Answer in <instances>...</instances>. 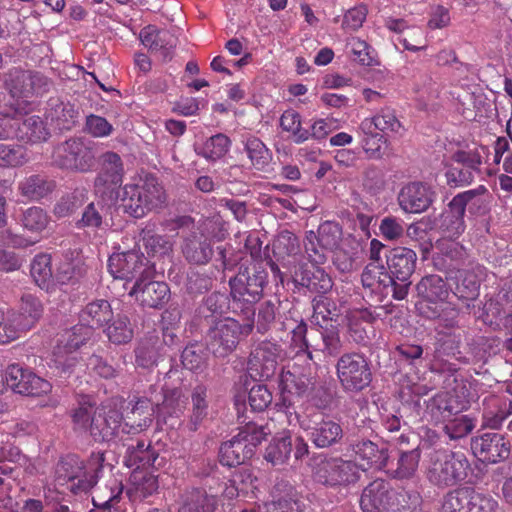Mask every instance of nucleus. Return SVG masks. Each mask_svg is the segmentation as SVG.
I'll return each mask as SVG.
<instances>
[{
    "label": "nucleus",
    "mask_w": 512,
    "mask_h": 512,
    "mask_svg": "<svg viewBox=\"0 0 512 512\" xmlns=\"http://www.w3.org/2000/svg\"><path fill=\"white\" fill-rule=\"evenodd\" d=\"M72 419L77 429L89 431L95 441H111L120 434H137L150 426L152 418L144 417L135 424L122 423V413L110 404L94 407L81 404L73 411Z\"/></svg>",
    "instance_id": "obj_1"
},
{
    "label": "nucleus",
    "mask_w": 512,
    "mask_h": 512,
    "mask_svg": "<svg viewBox=\"0 0 512 512\" xmlns=\"http://www.w3.org/2000/svg\"><path fill=\"white\" fill-rule=\"evenodd\" d=\"M421 300L416 308L421 315L439 320L445 327L453 328L457 323L459 311L452 302L451 292L445 281L438 275L423 277L416 286Z\"/></svg>",
    "instance_id": "obj_2"
},
{
    "label": "nucleus",
    "mask_w": 512,
    "mask_h": 512,
    "mask_svg": "<svg viewBox=\"0 0 512 512\" xmlns=\"http://www.w3.org/2000/svg\"><path fill=\"white\" fill-rule=\"evenodd\" d=\"M469 468L470 463L464 453L433 450L429 454L426 477L433 486L445 489L465 480Z\"/></svg>",
    "instance_id": "obj_3"
},
{
    "label": "nucleus",
    "mask_w": 512,
    "mask_h": 512,
    "mask_svg": "<svg viewBox=\"0 0 512 512\" xmlns=\"http://www.w3.org/2000/svg\"><path fill=\"white\" fill-rule=\"evenodd\" d=\"M103 462L104 455L100 452L92 453L86 463L75 454L66 455L56 465L55 480L60 485L78 480L77 490L86 491L97 483Z\"/></svg>",
    "instance_id": "obj_4"
},
{
    "label": "nucleus",
    "mask_w": 512,
    "mask_h": 512,
    "mask_svg": "<svg viewBox=\"0 0 512 512\" xmlns=\"http://www.w3.org/2000/svg\"><path fill=\"white\" fill-rule=\"evenodd\" d=\"M165 199L163 187L153 177L146 178L142 184L125 185L120 194L124 211L134 218H141L160 208Z\"/></svg>",
    "instance_id": "obj_5"
},
{
    "label": "nucleus",
    "mask_w": 512,
    "mask_h": 512,
    "mask_svg": "<svg viewBox=\"0 0 512 512\" xmlns=\"http://www.w3.org/2000/svg\"><path fill=\"white\" fill-rule=\"evenodd\" d=\"M132 413H139L140 415L147 411L145 417H150L156 414L157 417L162 418L164 421L168 417H179L183 414L186 407V397L180 388L161 389L158 391L157 387L151 386L148 394L145 397H134L131 401Z\"/></svg>",
    "instance_id": "obj_6"
},
{
    "label": "nucleus",
    "mask_w": 512,
    "mask_h": 512,
    "mask_svg": "<svg viewBox=\"0 0 512 512\" xmlns=\"http://www.w3.org/2000/svg\"><path fill=\"white\" fill-rule=\"evenodd\" d=\"M476 394L471 391V383L457 384L451 391H442L426 403L424 417L435 424H444L450 417L467 410Z\"/></svg>",
    "instance_id": "obj_7"
},
{
    "label": "nucleus",
    "mask_w": 512,
    "mask_h": 512,
    "mask_svg": "<svg viewBox=\"0 0 512 512\" xmlns=\"http://www.w3.org/2000/svg\"><path fill=\"white\" fill-rule=\"evenodd\" d=\"M92 337V331L85 326H74L65 331L54 347L48 365L58 374H70L80 361L78 350Z\"/></svg>",
    "instance_id": "obj_8"
},
{
    "label": "nucleus",
    "mask_w": 512,
    "mask_h": 512,
    "mask_svg": "<svg viewBox=\"0 0 512 512\" xmlns=\"http://www.w3.org/2000/svg\"><path fill=\"white\" fill-rule=\"evenodd\" d=\"M253 322L239 321L226 317L213 323L207 332V348L216 357H226L237 347L241 337L248 336L253 330Z\"/></svg>",
    "instance_id": "obj_9"
},
{
    "label": "nucleus",
    "mask_w": 512,
    "mask_h": 512,
    "mask_svg": "<svg viewBox=\"0 0 512 512\" xmlns=\"http://www.w3.org/2000/svg\"><path fill=\"white\" fill-rule=\"evenodd\" d=\"M4 84L14 99V105L20 104L25 110L33 105L28 101L33 96H40L47 92L50 82L38 72L11 69L5 76Z\"/></svg>",
    "instance_id": "obj_10"
},
{
    "label": "nucleus",
    "mask_w": 512,
    "mask_h": 512,
    "mask_svg": "<svg viewBox=\"0 0 512 512\" xmlns=\"http://www.w3.org/2000/svg\"><path fill=\"white\" fill-rule=\"evenodd\" d=\"M227 230L216 221H207L199 233L185 239L182 251L184 257L194 264H206L213 255L212 243L223 241Z\"/></svg>",
    "instance_id": "obj_11"
},
{
    "label": "nucleus",
    "mask_w": 512,
    "mask_h": 512,
    "mask_svg": "<svg viewBox=\"0 0 512 512\" xmlns=\"http://www.w3.org/2000/svg\"><path fill=\"white\" fill-rule=\"evenodd\" d=\"M336 373L341 387L347 392H359L372 380L368 360L356 352L345 353L338 359Z\"/></svg>",
    "instance_id": "obj_12"
},
{
    "label": "nucleus",
    "mask_w": 512,
    "mask_h": 512,
    "mask_svg": "<svg viewBox=\"0 0 512 512\" xmlns=\"http://www.w3.org/2000/svg\"><path fill=\"white\" fill-rule=\"evenodd\" d=\"M477 190L457 194L434 221V227L442 234V239L458 238L465 230L464 214L467 205L477 204Z\"/></svg>",
    "instance_id": "obj_13"
},
{
    "label": "nucleus",
    "mask_w": 512,
    "mask_h": 512,
    "mask_svg": "<svg viewBox=\"0 0 512 512\" xmlns=\"http://www.w3.org/2000/svg\"><path fill=\"white\" fill-rule=\"evenodd\" d=\"M316 482L329 486H348L356 483L360 478L357 463L342 458H329L320 460L313 470Z\"/></svg>",
    "instance_id": "obj_14"
},
{
    "label": "nucleus",
    "mask_w": 512,
    "mask_h": 512,
    "mask_svg": "<svg viewBox=\"0 0 512 512\" xmlns=\"http://www.w3.org/2000/svg\"><path fill=\"white\" fill-rule=\"evenodd\" d=\"M497 501L472 487H461L447 493L440 512H495Z\"/></svg>",
    "instance_id": "obj_15"
},
{
    "label": "nucleus",
    "mask_w": 512,
    "mask_h": 512,
    "mask_svg": "<svg viewBox=\"0 0 512 512\" xmlns=\"http://www.w3.org/2000/svg\"><path fill=\"white\" fill-rule=\"evenodd\" d=\"M54 161L61 168L88 172L94 167L95 155L80 139H69L56 147Z\"/></svg>",
    "instance_id": "obj_16"
},
{
    "label": "nucleus",
    "mask_w": 512,
    "mask_h": 512,
    "mask_svg": "<svg viewBox=\"0 0 512 512\" xmlns=\"http://www.w3.org/2000/svg\"><path fill=\"white\" fill-rule=\"evenodd\" d=\"M283 359L284 351L279 344L263 341L252 351L248 371L251 377L268 380L275 375L279 362Z\"/></svg>",
    "instance_id": "obj_17"
},
{
    "label": "nucleus",
    "mask_w": 512,
    "mask_h": 512,
    "mask_svg": "<svg viewBox=\"0 0 512 512\" xmlns=\"http://www.w3.org/2000/svg\"><path fill=\"white\" fill-rule=\"evenodd\" d=\"M471 450L482 463L497 464L509 458L511 444L503 434L485 432L472 437Z\"/></svg>",
    "instance_id": "obj_18"
},
{
    "label": "nucleus",
    "mask_w": 512,
    "mask_h": 512,
    "mask_svg": "<svg viewBox=\"0 0 512 512\" xmlns=\"http://www.w3.org/2000/svg\"><path fill=\"white\" fill-rule=\"evenodd\" d=\"M266 279L267 275L264 271L251 272L249 269L239 271L229 281L233 301L253 306L262 297Z\"/></svg>",
    "instance_id": "obj_19"
},
{
    "label": "nucleus",
    "mask_w": 512,
    "mask_h": 512,
    "mask_svg": "<svg viewBox=\"0 0 512 512\" xmlns=\"http://www.w3.org/2000/svg\"><path fill=\"white\" fill-rule=\"evenodd\" d=\"M402 502L397 496V490L390 488L388 482L377 479L371 482L360 498L363 512H395Z\"/></svg>",
    "instance_id": "obj_20"
},
{
    "label": "nucleus",
    "mask_w": 512,
    "mask_h": 512,
    "mask_svg": "<svg viewBox=\"0 0 512 512\" xmlns=\"http://www.w3.org/2000/svg\"><path fill=\"white\" fill-rule=\"evenodd\" d=\"M108 271L113 278L126 281L152 274L144 255L135 250L112 254L108 259Z\"/></svg>",
    "instance_id": "obj_21"
},
{
    "label": "nucleus",
    "mask_w": 512,
    "mask_h": 512,
    "mask_svg": "<svg viewBox=\"0 0 512 512\" xmlns=\"http://www.w3.org/2000/svg\"><path fill=\"white\" fill-rule=\"evenodd\" d=\"M301 426L308 432L310 440L317 448H328L338 443L343 436L341 425L321 414L315 415L308 421H303Z\"/></svg>",
    "instance_id": "obj_22"
},
{
    "label": "nucleus",
    "mask_w": 512,
    "mask_h": 512,
    "mask_svg": "<svg viewBox=\"0 0 512 512\" xmlns=\"http://www.w3.org/2000/svg\"><path fill=\"white\" fill-rule=\"evenodd\" d=\"M150 276L137 279L129 295L135 297L143 307L158 309L168 302L170 289L165 282L150 280Z\"/></svg>",
    "instance_id": "obj_23"
},
{
    "label": "nucleus",
    "mask_w": 512,
    "mask_h": 512,
    "mask_svg": "<svg viewBox=\"0 0 512 512\" xmlns=\"http://www.w3.org/2000/svg\"><path fill=\"white\" fill-rule=\"evenodd\" d=\"M456 163L446 171L447 182L451 186H465L472 183L481 165V157L472 151L458 150L452 156Z\"/></svg>",
    "instance_id": "obj_24"
},
{
    "label": "nucleus",
    "mask_w": 512,
    "mask_h": 512,
    "mask_svg": "<svg viewBox=\"0 0 512 512\" xmlns=\"http://www.w3.org/2000/svg\"><path fill=\"white\" fill-rule=\"evenodd\" d=\"M431 248L436 249V256L433 257L435 266L440 270H460L464 265L467 256L465 248L449 239H439L433 246L431 243L423 247V253L427 254Z\"/></svg>",
    "instance_id": "obj_25"
},
{
    "label": "nucleus",
    "mask_w": 512,
    "mask_h": 512,
    "mask_svg": "<svg viewBox=\"0 0 512 512\" xmlns=\"http://www.w3.org/2000/svg\"><path fill=\"white\" fill-rule=\"evenodd\" d=\"M434 191L422 182H410L403 186L398 195L400 208L406 213H422L433 203Z\"/></svg>",
    "instance_id": "obj_26"
},
{
    "label": "nucleus",
    "mask_w": 512,
    "mask_h": 512,
    "mask_svg": "<svg viewBox=\"0 0 512 512\" xmlns=\"http://www.w3.org/2000/svg\"><path fill=\"white\" fill-rule=\"evenodd\" d=\"M292 280L296 287H303L318 294H326L333 286L331 277L318 265L296 267L292 274Z\"/></svg>",
    "instance_id": "obj_27"
},
{
    "label": "nucleus",
    "mask_w": 512,
    "mask_h": 512,
    "mask_svg": "<svg viewBox=\"0 0 512 512\" xmlns=\"http://www.w3.org/2000/svg\"><path fill=\"white\" fill-rule=\"evenodd\" d=\"M142 44L151 52L158 54L164 61L171 59L174 48L177 45V38L166 29H158L149 25L140 32Z\"/></svg>",
    "instance_id": "obj_28"
},
{
    "label": "nucleus",
    "mask_w": 512,
    "mask_h": 512,
    "mask_svg": "<svg viewBox=\"0 0 512 512\" xmlns=\"http://www.w3.org/2000/svg\"><path fill=\"white\" fill-rule=\"evenodd\" d=\"M311 380L305 375H296L290 370L283 369L279 376V390L281 399L275 403L278 411L287 409L292 405L293 397H301L306 394Z\"/></svg>",
    "instance_id": "obj_29"
},
{
    "label": "nucleus",
    "mask_w": 512,
    "mask_h": 512,
    "mask_svg": "<svg viewBox=\"0 0 512 512\" xmlns=\"http://www.w3.org/2000/svg\"><path fill=\"white\" fill-rule=\"evenodd\" d=\"M124 175L123 162L115 152H105L100 157V171L95 178V188L105 191L122 183Z\"/></svg>",
    "instance_id": "obj_30"
},
{
    "label": "nucleus",
    "mask_w": 512,
    "mask_h": 512,
    "mask_svg": "<svg viewBox=\"0 0 512 512\" xmlns=\"http://www.w3.org/2000/svg\"><path fill=\"white\" fill-rule=\"evenodd\" d=\"M512 415V400L490 395L483 400L482 427L500 429L504 421Z\"/></svg>",
    "instance_id": "obj_31"
},
{
    "label": "nucleus",
    "mask_w": 512,
    "mask_h": 512,
    "mask_svg": "<svg viewBox=\"0 0 512 512\" xmlns=\"http://www.w3.org/2000/svg\"><path fill=\"white\" fill-rule=\"evenodd\" d=\"M416 253L406 247H396L387 256V265L391 276L398 281H407L414 272Z\"/></svg>",
    "instance_id": "obj_32"
},
{
    "label": "nucleus",
    "mask_w": 512,
    "mask_h": 512,
    "mask_svg": "<svg viewBox=\"0 0 512 512\" xmlns=\"http://www.w3.org/2000/svg\"><path fill=\"white\" fill-rule=\"evenodd\" d=\"M362 132L379 130L385 134L401 135L404 128L390 107L381 108L375 115L365 118L360 124Z\"/></svg>",
    "instance_id": "obj_33"
},
{
    "label": "nucleus",
    "mask_w": 512,
    "mask_h": 512,
    "mask_svg": "<svg viewBox=\"0 0 512 512\" xmlns=\"http://www.w3.org/2000/svg\"><path fill=\"white\" fill-rule=\"evenodd\" d=\"M353 452L359 471H365L370 467L381 469L386 466L388 454L385 449H379L378 446L370 440H361L353 445Z\"/></svg>",
    "instance_id": "obj_34"
},
{
    "label": "nucleus",
    "mask_w": 512,
    "mask_h": 512,
    "mask_svg": "<svg viewBox=\"0 0 512 512\" xmlns=\"http://www.w3.org/2000/svg\"><path fill=\"white\" fill-rule=\"evenodd\" d=\"M158 490V480L146 469H134L129 478L127 494L132 501H142Z\"/></svg>",
    "instance_id": "obj_35"
},
{
    "label": "nucleus",
    "mask_w": 512,
    "mask_h": 512,
    "mask_svg": "<svg viewBox=\"0 0 512 512\" xmlns=\"http://www.w3.org/2000/svg\"><path fill=\"white\" fill-rule=\"evenodd\" d=\"M361 281L363 286L372 292L387 295L388 288L393 283V276L380 262L370 261L362 272Z\"/></svg>",
    "instance_id": "obj_36"
},
{
    "label": "nucleus",
    "mask_w": 512,
    "mask_h": 512,
    "mask_svg": "<svg viewBox=\"0 0 512 512\" xmlns=\"http://www.w3.org/2000/svg\"><path fill=\"white\" fill-rule=\"evenodd\" d=\"M82 324L92 332L94 328L103 327L113 319V310L110 303L104 299H98L88 303L80 313Z\"/></svg>",
    "instance_id": "obj_37"
},
{
    "label": "nucleus",
    "mask_w": 512,
    "mask_h": 512,
    "mask_svg": "<svg viewBox=\"0 0 512 512\" xmlns=\"http://www.w3.org/2000/svg\"><path fill=\"white\" fill-rule=\"evenodd\" d=\"M32 110V106L27 108V112ZM28 113L21 117L18 124V139L30 143H40L46 141L50 135L44 121L36 115L27 116Z\"/></svg>",
    "instance_id": "obj_38"
},
{
    "label": "nucleus",
    "mask_w": 512,
    "mask_h": 512,
    "mask_svg": "<svg viewBox=\"0 0 512 512\" xmlns=\"http://www.w3.org/2000/svg\"><path fill=\"white\" fill-rule=\"evenodd\" d=\"M252 456L251 446H245L237 435L224 442L219 451L220 463L228 467L241 465Z\"/></svg>",
    "instance_id": "obj_39"
},
{
    "label": "nucleus",
    "mask_w": 512,
    "mask_h": 512,
    "mask_svg": "<svg viewBox=\"0 0 512 512\" xmlns=\"http://www.w3.org/2000/svg\"><path fill=\"white\" fill-rule=\"evenodd\" d=\"M217 499L205 490L192 489L182 496V503L178 512H214Z\"/></svg>",
    "instance_id": "obj_40"
},
{
    "label": "nucleus",
    "mask_w": 512,
    "mask_h": 512,
    "mask_svg": "<svg viewBox=\"0 0 512 512\" xmlns=\"http://www.w3.org/2000/svg\"><path fill=\"white\" fill-rule=\"evenodd\" d=\"M158 458L157 452L151 445L141 440L136 446H129L125 456L126 466L134 469H145L153 466Z\"/></svg>",
    "instance_id": "obj_41"
},
{
    "label": "nucleus",
    "mask_w": 512,
    "mask_h": 512,
    "mask_svg": "<svg viewBox=\"0 0 512 512\" xmlns=\"http://www.w3.org/2000/svg\"><path fill=\"white\" fill-rule=\"evenodd\" d=\"M230 145V139L226 135L219 133L211 136L201 144H196L195 152L207 161L215 162L226 155Z\"/></svg>",
    "instance_id": "obj_42"
},
{
    "label": "nucleus",
    "mask_w": 512,
    "mask_h": 512,
    "mask_svg": "<svg viewBox=\"0 0 512 512\" xmlns=\"http://www.w3.org/2000/svg\"><path fill=\"white\" fill-rule=\"evenodd\" d=\"M107 214L108 207L104 205L102 200L91 202L84 208L82 217L77 222V227L91 230L104 229L108 226V223L105 221Z\"/></svg>",
    "instance_id": "obj_43"
},
{
    "label": "nucleus",
    "mask_w": 512,
    "mask_h": 512,
    "mask_svg": "<svg viewBox=\"0 0 512 512\" xmlns=\"http://www.w3.org/2000/svg\"><path fill=\"white\" fill-rule=\"evenodd\" d=\"M27 113L24 107L10 104L0 110V139H9L17 137L18 124L21 117Z\"/></svg>",
    "instance_id": "obj_44"
},
{
    "label": "nucleus",
    "mask_w": 512,
    "mask_h": 512,
    "mask_svg": "<svg viewBox=\"0 0 512 512\" xmlns=\"http://www.w3.org/2000/svg\"><path fill=\"white\" fill-rule=\"evenodd\" d=\"M346 48L349 50L353 61L362 66H374L379 64L375 49L365 40L357 36H350L346 39Z\"/></svg>",
    "instance_id": "obj_45"
},
{
    "label": "nucleus",
    "mask_w": 512,
    "mask_h": 512,
    "mask_svg": "<svg viewBox=\"0 0 512 512\" xmlns=\"http://www.w3.org/2000/svg\"><path fill=\"white\" fill-rule=\"evenodd\" d=\"M50 216L37 206H32L23 211L20 224L24 230L32 235H40L49 225Z\"/></svg>",
    "instance_id": "obj_46"
},
{
    "label": "nucleus",
    "mask_w": 512,
    "mask_h": 512,
    "mask_svg": "<svg viewBox=\"0 0 512 512\" xmlns=\"http://www.w3.org/2000/svg\"><path fill=\"white\" fill-rule=\"evenodd\" d=\"M476 418L461 413L450 417L443 425L445 434L452 440L461 439L476 427Z\"/></svg>",
    "instance_id": "obj_47"
},
{
    "label": "nucleus",
    "mask_w": 512,
    "mask_h": 512,
    "mask_svg": "<svg viewBox=\"0 0 512 512\" xmlns=\"http://www.w3.org/2000/svg\"><path fill=\"white\" fill-rule=\"evenodd\" d=\"M192 412L189 420V429L196 431L208 415L207 388L196 386L191 394Z\"/></svg>",
    "instance_id": "obj_48"
},
{
    "label": "nucleus",
    "mask_w": 512,
    "mask_h": 512,
    "mask_svg": "<svg viewBox=\"0 0 512 512\" xmlns=\"http://www.w3.org/2000/svg\"><path fill=\"white\" fill-rule=\"evenodd\" d=\"M21 195L28 200H39L53 189V184L39 175H31L18 184Z\"/></svg>",
    "instance_id": "obj_49"
},
{
    "label": "nucleus",
    "mask_w": 512,
    "mask_h": 512,
    "mask_svg": "<svg viewBox=\"0 0 512 512\" xmlns=\"http://www.w3.org/2000/svg\"><path fill=\"white\" fill-rule=\"evenodd\" d=\"M43 312L41 302L33 295L26 294L21 298L20 310L16 311L22 326L28 331L39 320Z\"/></svg>",
    "instance_id": "obj_50"
},
{
    "label": "nucleus",
    "mask_w": 512,
    "mask_h": 512,
    "mask_svg": "<svg viewBox=\"0 0 512 512\" xmlns=\"http://www.w3.org/2000/svg\"><path fill=\"white\" fill-rule=\"evenodd\" d=\"M30 161L28 150L19 144L0 143V166L15 168Z\"/></svg>",
    "instance_id": "obj_51"
},
{
    "label": "nucleus",
    "mask_w": 512,
    "mask_h": 512,
    "mask_svg": "<svg viewBox=\"0 0 512 512\" xmlns=\"http://www.w3.org/2000/svg\"><path fill=\"white\" fill-rule=\"evenodd\" d=\"M346 319L353 339L358 343H364L368 337L360 323H372L375 320L373 313L369 309H355L347 314Z\"/></svg>",
    "instance_id": "obj_52"
},
{
    "label": "nucleus",
    "mask_w": 512,
    "mask_h": 512,
    "mask_svg": "<svg viewBox=\"0 0 512 512\" xmlns=\"http://www.w3.org/2000/svg\"><path fill=\"white\" fill-rule=\"evenodd\" d=\"M281 128L290 133L295 143H303L310 138L309 131L301 127L300 114L292 109L283 112L280 118Z\"/></svg>",
    "instance_id": "obj_53"
},
{
    "label": "nucleus",
    "mask_w": 512,
    "mask_h": 512,
    "mask_svg": "<svg viewBox=\"0 0 512 512\" xmlns=\"http://www.w3.org/2000/svg\"><path fill=\"white\" fill-rule=\"evenodd\" d=\"M105 329L108 339L117 345L128 343L133 338V328L127 316L117 315Z\"/></svg>",
    "instance_id": "obj_54"
},
{
    "label": "nucleus",
    "mask_w": 512,
    "mask_h": 512,
    "mask_svg": "<svg viewBox=\"0 0 512 512\" xmlns=\"http://www.w3.org/2000/svg\"><path fill=\"white\" fill-rule=\"evenodd\" d=\"M26 331L17 317L16 311H8L0 319V344H7L18 339Z\"/></svg>",
    "instance_id": "obj_55"
},
{
    "label": "nucleus",
    "mask_w": 512,
    "mask_h": 512,
    "mask_svg": "<svg viewBox=\"0 0 512 512\" xmlns=\"http://www.w3.org/2000/svg\"><path fill=\"white\" fill-rule=\"evenodd\" d=\"M317 238L324 249L335 251L340 247L342 228L337 222L325 221L318 227Z\"/></svg>",
    "instance_id": "obj_56"
},
{
    "label": "nucleus",
    "mask_w": 512,
    "mask_h": 512,
    "mask_svg": "<svg viewBox=\"0 0 512 512\" xmlns=\"http://www.w3.org/2000/svg\"><path fill=\"white\" fill-rule=\"evenodd\" d=\"M292 451V440L290 436H283L274 439L266 448L265 459L273 465L286 462Z\"/></svg>",
    "instance_id": "obj_57"
},
{
    "label": "nucleus",
    "mask_w": 512,
    "mask_h": 512,
    "mask_svg": "<svg viewBox=\"0 0 512 512\" xmlns=\"http://www.w3.org/2000/svg\"><path fill=\"white\" fill-rule=\"evenodd\" d=\"M31 275L39 287L48 288L53 276L50 255L39 254L34 257L31 263Z\"/></svg>",
    "instance_id": "obj_58"
},
{
    "label": "nucleus",
    "mask_w": 512,
    "mask_h": 512,
    "mask_svg": "<svg viewBox=\"0 0 512 512\" xmlns=\"http://www.w3.org/2000/svg\"><path fill=\"white\" fill-rule=\"evenodd\" d=\"M300 505L296 499V494L290 491L286 495L279 497L272 502L265 503L263 507L255 509H244L242 512H299Z\"/></svg>",
    "instance_id": "obj_59"
},
{
    "label": "nucleus",
    "mask_w": 512,
    "mask_h": 512,
    "mask_svg": "<svg viewBox=\"0 0 512 512\" xmlns=\"http://www.w3.org/2000/svg\"><path fill=\"white\" fill-rule=\"evenodd\" d=\"M245 149L256 169L262 170L268 165L271 158L270 152L260 139L249 137L245 142Z\"/></svg>",
    "instance_id": "obj_60"
},
{
    "label": "nucleus",
    "mask_w": 512,
    "mask_h": 512,
    "mask_svg": "<svg viewBox=\"0 0 512 512\" xmlns=\"http://www.w3.org/2000/svg\"><path fill=\"white\" fill-rule=\"evenodd\" d=\"M420 460L418 450H411L402 453L398 459L397 468L393 472V476L398 479L411 478L417 471Z\"/></svg>",
    "instance_id": "obj_61"
},
{
    "label": "nucleus",
    "mask_w": 512,
    "mask_h": 512,
    "mask_svg": "<svg viewBox=\"0 0 512 512\" xmlns=\"http://www.w3.org/2000/svg\"><path fill=\"white\" fill-rule=\"evenodd\" d=\"M304 248L309 261L313 265L324 264L327 259L328 249H324L323 245L319 243L317 234L310 230L305 234Z\"/></svg>",
    "instance_id": "obj_62"
},
{
    "label": "nucleus",
    "mask_w": 512,
    "mask_h": 512,
    "mask_svg": "<svg viewBox=\"0 0 512 512\" xmlns=\"http://www.w3.org/2000/svg\"><path fill=\"white\" fill-rule=\"evenodd\" d=\"M32 370L24 368L19 364H10L5 370L6 385L15 393L22 395V389L20 386L25 388L27 385L28 375L31 374Z\"/></svg>",
    "instance_id": "obj_63"
},
{
    "label": "nucleus",
    "mask_w": 512,
    "mask_h": 512,
    "mask_svg": "<svg viewBox=\"0 0 512 512\" xmlns=\"http://www.w3.org/2000/svg\"><path fill=\"white\" fill-rule=\"evenodd\" d=\"M338 317V311L335 303L326 297H320L314 300L312 320L321 325L328 320L333 321Z\"/></svg>",
    "instance_id": "obj_64"
}]
</instances>
